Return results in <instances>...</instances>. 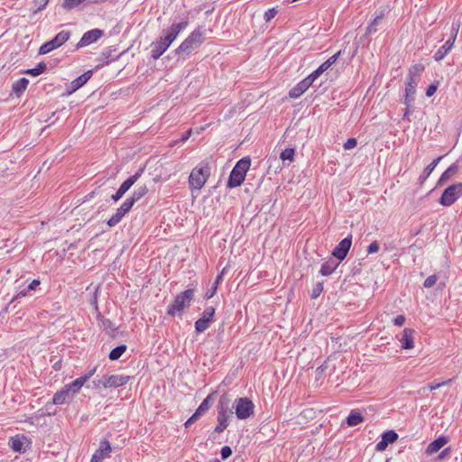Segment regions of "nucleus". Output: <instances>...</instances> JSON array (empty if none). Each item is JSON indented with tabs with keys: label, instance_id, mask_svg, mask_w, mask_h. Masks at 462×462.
<instances>
[{
	"label": "nucleus",
	"instance_id": "27",
	"mask_svg": "<svg viewBox=\"0 0 462 462\" xmlns=\"http://www.w3.org/2000/svg\"><path fill=\"white\" fill-rule=\"evenodd\" d=\"M363 420L364 417L357 410H352L346 418V423L351 427L360 424Z\"/></svg>",
	"mask_w": 462,
	"mask_h": 462
},
{
	"label": "nucleus",
	"instance_id": "4",
	"mask_svg": "<svg viewBox=\"0 0 462 462\" xmlns=\"http://www.w3.org/2000/svg\"><path fill=\"white\" fill-rule=\"evenodd\" d=\"M204 41V35L201 29L199 27L195 29L182 42L181 44L174 51L175 54L178 56L181 55H189L194 50L198 49Z\"/></svg>",
	"mask_w": 462,
	"mask_h": 462
},
{
	"label": "nucleus",
	"instance_id": "1",
	"mask_svg": "<svg viewBox=\"0 0 462 462\" xmlns=\"http://www.w3.org/2000/svg\"><path fill=\"white\" fill-rule=\"evenodd\" d=\"M189 24L188 19L180 23H173L171 27L165 31L166 34L160 37L159 40L151 44V57L156 60H158L175 41L180 32L185 30Z\"/></svg>",
	"mask_w": 462,
	"mask_h": 462
},
{
	"label": "nucleus",
	"instance_id": "40",
	"mask_svg": "<svg viewBox=\"0 0 462 462\" xmlns=\"http://www.w3.org/2000/svg\"><path fill=\"white\" fill-rule=\"evenodd\" d=\"M134 203L135 202L134 201V199L130 197L126 199L119 208L122 209V211H125L127 214L131 210Z\"/></svg>",
	"mask_w": 462,
	"mask_h": 462
},
{
	"label": "nucleus",
	"instance_id": "36",
	"mask_svg": "<svg viewBox=\"0 0 462 462\" xmlns=\"http://www.w3.org/2000/svg\"><path fill=\"white\" fill-rule=\"evenodd\" d=\"M45 69L46 64L43 62H40L35 68L27 69L25 73L36 77L42 74Z\"/></svg>",
	"mask_w": 462,
	"mask_h": 462
},
{
	"label": "nucleus",
	"instance_id": "32",
	"mask_svg": "<svg viewBox=\"0 0 462 462\" xmlns=\"http://www.w3.org/2000/svg\"><path fill=\"white\" fill-rule=\"evenodd\" d=\"M383 17V14L381 13L380 14L376 15L373 21L370 23V24L367 26L366 33L371 34L377 32V26L382 23Z\"/></svg>",
	"mask_w": 462,
	"mask_h": 462
},
{
	"label": "nucleus",
	"instance_id": "2",
	"mask_svg": "<svg viewBox=\"0 0 462 462\" xmlns=\"http://www.w3.org/2000/svg\"><path fill=\"white\" fill-rule=\"evenodd\" d=\"M423 69L424 68L421 64H417L412 68V69L410 70L408 74L405 87V98L403 101V103L408 106H412L416 93V87L419 83L420 73L422 72Z\"/></svg>",
	"mask_w": 462,
	"mask_h": 462
},
{
	"label": "nucleus",
	"instance_id": "39",
	"mask_svg": "<svg viewBox=\"0 0 462 462\" xmlns=\"http://www.w3.org/2000/svg\"><path fill=\"white\" fill-rule=\"evenodd\" d=\"M322 291H323V282H319L313 286V288L311 290V294H310L311 299H317L318 297H319V295L321 294Z\"/></svg>",
	"mask_w": 462,
	"mask_h": 462
},
{
	"label": "nucleus",
	"instance_id": "61",
	"mask_svg": "<svg viewBox=\"0 0 462 462\" xmlns=\"http://www.w3.org/2000/svg\"><path fill=\"white\" fill-rule=\"evenodd\" d=\"M103 381H104V376H103L101 379H94V380L92 381V383H93L94 386H95L96 388H97V387H99L100 385H102V386H103Z\"/></svg>",
	"mask_w": 462,
	"mask_h": 462
},
{
	"label": "nucleus",
	"instance_id": "29",
	"mask_svg": "<svg viewBox=\"0 0 462 462\" xmlns=\"http://www.w3.org/2000/svg\"><path fill=\"white\" fill-rule=\"evenodd\" d=\"M337 266L338 263H335L333 260H328L322 263L319 273L323 276H328L333 273Z\"/></svg>",
	"mask_w": 462,
	"mask_h": 462
},
{
	"label": "nucleus",
	"instance_id": "33",
	"mask_svg": "<svg viewBox=\"0 0 462 462\" xmlns=\"http://www.w3.org/2000/svg\"><path fill=\"white\" fill-rule=\"evenodd\" d=\"M126 346L125 345H120L114 349L111 350V352L108 355L109 359L111 360H118L123 354L126 351Z\"/></svg>",
	"mask_w": 462,
	"mask_h": 462
},
{
	"label": "nucleus",
	"instance_id": "34",
	"mask_svg": "<svg viewBox=\"0 0 462 462\" xmlns=\"http://www.w3.org/2000/svg\"><path fill=\"white\" fill-rule=\"evenodd\" d=\"M148 192V189L145 185L138 187L131 196L134 202L140 200L146 193Z\"/></svg>",
	"mask_w": 462,
	"mask_h": 462
},
{
	"label": "nucleus",
	"instance_id": "5",
	"mask_svg": "<svg viewBox=\"0 0 462 462\" xmlns=\"http://www.w3.org/2000/svg\"><path fill=\"white\" fill-rule=\"evenodd\" d=\"M194 297V290L188 289L178 294L171 305L167 309V314L170 316H181L185 309L189 308Z\"/></svg>",
	"mask_w": 462,
	"mask_h": 462
},
{
	"label": "nucleus",
	"instance_id": "44",
	"mask_svg": "<svg viewBox=\"0 0 462 462\" xmlns=\"http://www.w3.org/2000/svg\"><path fill=\"white\" fill-rule=\"evenodd\" d=\"M322 73L317 69L312 73H310L306 79L307 81H309L310 85L311 86L313 82L320 77Z\"/></svg>",
	"mask_w": 462,
	"mask_h": 462
},
{
	"label": "nucleus",
	"instance_id": "47",
	"mask_svg": "<svg viewBox=\"0 0 462 462\" xmlns=\"http://www.w3.org/2000/svg\"><path fill=\"white\" fill-rule=\"evenodd\" d=\"M357 141L356 138H348L344 143L343 147L345 150H350L356 146Z\"/></svg>",
	"mask_w": 462,
	"mask_h": 462
},
{
	"label": "nucleus",
	"instance_id": "63",
	"mask_svg": "<svg viewBox=\"0 0 462 462\" xmlns=\"http://www.w3.org/2000/svg\"><path fill=\"white\" fill-rule=\"evenodd\" d=\"M410 114H411V106H406V108H405L404 113H403L402 119L403 120L408 119Z\"/></svg>",
	"mask_w": 462,
	"mask_h": 462
},
{
	"label": "nucleus",
	"instance_id": "26",
	"mask_svg": "<svg viewBox=\"0 0 462 462\" xmlns=\"http://www.w3.org/2000/svg\"><path fill=\"white\" fill-rule=\"evenodd\" d=\"M86 383V377H78L73 382H71L69 384H66L65 387L69 390V392L74 396L81 389V387Z\"/></svg>",
	"mask_w": 462,
	"mask_h": 462
},
{
	"label": "nucleus",
	"instance_id": "17",
	"mask_svg": "<svg viewBox=\"0 0 462 462\" xmlns=\"http://www.w3.org/2000/svg\"><path fill=\"white\" fill-rule=\"evenodd\" d=\"M233 404H231V400L227 394H222L218 400L217 403V413L233 415Z\"/></svg>",
	"mask_w": 462,
	"mask_h": 462
},
{
	"label": "nucleus",
	"instance_id": "50",
	"mask_svg": "<svg viewBox=\"0 0 462 462\" xmlns=\"http://www.w3.org/2000/svg\"><path fill=\"white\" fill-rule=\"evenodd\" d=\"M406 319L403 315H398L394 319H393V324L395 326H398V327H402L404 322H405Z\"/></svg>",
	"mask_w": 462,
	"mask_h": 462
},
{
	"label": "nucleus",
	"instance_id": "31",
	"mask_svg": "<svg viewBox=\"0 0 462 462\" xmlns=\"http://www.w3.org/2000/svg\"><path fill=\"white\" fill-rule=\"evenodd\" d=\"M126 215L125 211H122L120 208L116 209V212L106 221L109 227L116 226Z\"/></svg>",
	"mask_w": 462,
	"mask_h": 462
},
{
	"label": "nucleus",
	"instance_id": "45",
	"mask_svg": "<svg viewBox=\"0 0 462 462\" xmlns=\"http://www.w3.org/2000/svg\"><path fill=\"white\" fill-rule=\"evenodd\" d=\"M221 458L227 459L232 455V449L229 446H224L220 451Z\"/></svg>",
	"mask_w": 462,
	"mask_h": 462
},
{
	"label": "nucleus",
	"instance_id": "12",
	"mask_svg": "<svg viewBox=\"0 0 462 462\" xmlns=\"http://www.w3.org/2000/svg\"><path fill=\"white\" fill-rule=\"evenodd\" d=\"M113 448L107 439H103L99 443V448L92 455L90 462H103L106 457H110Z\"/></svg>",
	"mask_w": 462,
	"mask_h": 462
},
{
	"label": "nucleus",
	"instance_id": "48",
	"mask_svg": "<svg viewBox=\"0 0 462 462\" xmlns=\"http://www.w3.org/2000/svg\"><path fill=\"white\" fill-rule=\"evenodd\" d=\"M277 14V10L275 8L268 9L264 14V19L266 22L271 21Z\"/></svg>",
	"mask_w": 462,
	"mask_h": 462
},
{
	"label": "nucleus",
	"instance_id": "38",
	"mask_svg": "<svg viewBox=\"0 0 462 462\" xmlns=\"http://www.w3.org/2000/svg\"><path fill=\"white\" fill-rule=\"evenodd\" d=\"M295 151L292 148H287L281 152L280 158L282 161H293Z\"/></svg>",
	"mask_w": 462,
	"mask_h": 462
},
{
	"label": "nucleus",
	"instance_id": "25",
	"mask_svg": "<svg viewBox=\"0 0 462 462\" xmlns=\"http://www.w3.org/2000/svg\"><path fill=\"white\" fill-rule=\"evenodd\" d=\"M458 171V166L457 163L451 164L440 176L438 181V185H444L453 175H455Z\"/></svg>",
	"mask_w": 462,
	"mask_h": 462
},
{
	"label": "nucleus",
	"instance_id": "35",
	"mask_svg": "<svg viewBox=\"0 0 462 462\" xmlns=\"http://www.w3.org/2000/svg\"><path fill=\"white\" fill-rule=\"evenodd\" d=\"M209 398L210 396H208L206 399L203 400V402L200 403L199 408L196 410V414L200 417L205 412H207L209 409Z\"/></svg>",
	"mask_w": 462,
	"mask_h": 462
},
{
	"label": "nucleus",
	"instance_id": "59",
	"mask_svg": "<svg viewBox=\"0 0 462 462\" xmlns=\"http://www.w3.org/2000/svg\"><path fill=\"white\" fill-rule=\"evenodd\" d=\"M97 370V367H94L92 368L91 370H89L85 375H83L82 377H86V382L93 376V374H95Z\"/></svg>",
	"mask_w": 462,
	"mask_h": 462
},
{
	"label": "nucleus",
	"instance_id": "62",
	"mask_svg": "<svg viewBox=\"0 0 462 462\" xmlns=\"http://www.w3.org/2000/svg\"><path fill=\"white\" fill-rule=\"evenodd\" d=\"M428 388L430 390V391H434V390H437L439 388H440V384H439L438 383H431L428 385Z\"/></svg>",
	"mask_w": 462,
	"mask_h": 462
},
{
	"label": "nucleus",
	"instance_id": "3",
	"mask_svg": "<svg viewBox=\"0 0 462 462\" xmlns=\"http://www.w3.org/2000/svg\"><path fill=\"white\" fill-rule=\"evenodd\" d=\"M250 165L251 160L249 157L240 159L230 172L227 187L230 189L239 187L244 182Z\"/></svg>",
	"mask_w": 462,
	"mask_h": 462
},
{
	"label": "nucleus",
	"instance_id": "8",
	"mask_svg": "<svg viewBox=\"0 0 462 462\" xmlns=\"http://www.w3.org/2000/svg\"><path fill=\"white\" fill-rule=\"evenodd\" d=\"M70 37V32L69 31H61L56 34V36L44 42L39 49V54H47L51 51L60 47L64 44Z\"/></svg>",
	"mask_w": 462,
	"mask_h": 462
},
{
	"label": "nucleus",
	"instance_id": "37",
	"mask_svg": "<svg viewBox=\"0 0 462 462\" xmlns=\"http://www.w3.org/2000/svg\"><path fill=\"white\" fill-rule=\"evenodd\" d=\"M209 323L208 320L202 319L201 318L199 319L195 322V329L198 333H202L205 330H207L209 327Z\"/></svg>",
	"mask_w": 462,
	"mask_h": 462
},
{
	"label": "nucleus",
	"instance_id": "15",
	"mask_svg": "<svg viewBox=\"0 0 462 462\" xmlns=\"http://www.w3.org/2000/svg\"><path fill=\"white\" fill-rule=\"evenodd\" d=\"M11 448L19 453H24L31 445V441L23 435H16L10 439Z\"/></svg>",
	"mask_w": 462,
	"mask_h": 462
},
{
	"label": "nucleus",
	"instance_id": "54",
	"mask_svg": "<svg viewBox=\"0 0 462 462\" xmlns=\"http://www.w3.org/2000/svg\"><path fill=\"white\" fill-rule=\"evenodd\" d=\"M217 285H213L205 294L206 299H211L217 292Z\"/></svg>",
	"mask_w": 462,
	"mask_h": 462
},
{
	"label": "nucleus",
	"instance_id": "60",
	"mask_svg": "<svg viewBox=\"0 0 462 462\" xmlns=\"http://www.w3.org/2000/svg\"><path fill=\"white\" fill-rule=\"evenodd\" d=\"M191 134V129L188 130L180 138V142L184 143L186 142Z\"/></svg>",
	"mask_w": 462,
	"mask_h": 462
},
{
	"label": "nucleus",
	"instance_id": "52",
	"mask_svg": "<svg viewBox=\"0 0 462 462\" xmlns=\"http://www.w3.org/2000/svg\"><path fill=\"white\" fill-rule=\"evenodd\" d=\"M342 51H338L337 53H335L333 56H331L330 58H328L326 61L327 63H328L330 66H332L336 61L339 58V56L341 55Z\"/></svg>",
	"mask_w": 462,
	"mask_h": 462
},
{
	"label": "nucleus",
	"instance_id": "24",
	"mask_svg": "<svg viewBox=\"0 0 462 462\" xmlns=\"http://www.w3.org/2000/svg\"><path fill=\"white\" fill-rule=\"evenodd\" d=\"M143 172V169L138 170L134 175L127 178L119 187L125 193H126L129 189L138 180L141 175Z\"/></svg>",
	"mask_w": 462,
	"mask_h": 462
},
{
	"label": "nucleus",
	"instance_id": "21",
	"mask_svg": "<svg viewBox=\"0 0 462 462\" xmlns=\"http://www.w3.org/2000/svg\"><path fill=\"white\" fill-rule=\"evenodd\" d=\"M310 87V85L309 81H307L306 79H304L289 91V97L291 98H298L302 94H304L309 89Z\"/></svg>",
	"mask_w": 462,
	"mask_h": 462
},
{
	"label": "nucleus",
	"instance_id": "6",
	"mask_svg": "<svg viewBox=\"0 0 462 462\" xmlns=\"http://www.w3.org/2000/svg\"><path fill=\"white\" fill-rule=\"evenodd\" d=\"M233 408L238 420H246L254 414V404L247 397L236 398Z\"/></svg>",
	"mask_w": 462,
	"mask_h": 462
},
{
	"label": "nucleus",
	"instance_id": "46",
	"mask_svg": "<svg viewBox=\"0 0 462 462\" xmlns=\"http://www.w3.org/2000/svg\"><path fill=\"white\" fill-rule=\"evenodd\" d=\"M49 0H33L34 6L36 7L35 12L42 11L47 5Z\"/></svg>",
	"mask_w": 462,
	"mask_h": 462
},
{
	"label": "nucleus",
	"instance_id": "41",
	"mask_svg": "<svg viewBox=\"0 0 462 462\" xmlns=\"http://www.w3.org/2000/svg\"><path fill=\"white\" fill-rule=\"evenodd\" d=\"M215 315V308L213 307H208L205 309V310L202 313L201 319L208 320V322L211 321L212 318Z\"/></svg>",
	"mask_w": 462,
	"mask_h": 462
},
{
	"label": "nucleus",
	"instance_id": "49",
	"mask_svg": "<svg viewBox=\"0 0 462 462\" xmlns=\"http://www.w3.org/2000/svg\"><path fill=\"white\" fill-rule=\"evenodd\" d=\"M379 251V244L377 241L372 242L367 247V253L369 254H375Z\"/></svg>",
	"mask_w": 462,
	"mask_h": 462
},
{
	"label": "nucleus",
	"instance_id": "23",
	"mask_svg": "<svg viewBox=\"0 0 462 462\" xmlns=\"http://www.w3.org/2000/svg\"><path fill=\"white\" fill-rule=\"evenodd\" d=\"M92 76V70H88L71 81V89L76 91L84 86Z\"/></svg>",
	"mask_w": 462,
	"mask_h": 462
},
{
	"label": "nucleus",
	"instance_id": "22",
	"mask_svg": "<svg viewBox=\"0 0 462 462\" xmlns=\"http://www.w3.org/2000/svg\"><path fill=\"white\" fill-rule=\"evenodd\" d=\"M29 84V80L26 78H21L18 80L14 81L12 85V93L16 97H21L22 94L25 91Z\"/></svg>",
	"mask_w": 462,
	"mask_h": 462
},
{
	"label": "nucleus",
	"instance_id": "57",
	"mask_svg": "<svg viewBox=\"0 0 462 462\" xmlns=\"http://www.w3.org/2000/svg\"><path fill=\"white\" fill-rule=\"evenodd\" d=\"M39 285H40V281L34 279L30 282L27 289L30 291H34Z\"/></svg>",
	"mask_w": 462,
	"mask_h": 462
},
{
	"label": "nucleus",
	"instance_id": "11",
	"mask_svg": "<svg viewBox=\"0 0 462 462\" xmlns=\"http://www.w3.org/2000/svg\"><path fill=\"white\" fill-rule=\"evenodd\" d=\"M104 35V32L100 29H92L86 32L79 42L76 45V50L88 46L91 43L96 42Z\"/></svg>",
	"mask_w": 462,
	"mask_h": 462
},
{
	"label": "nucleus",
	"instance_id": "9",
	"mask_svg": "<svg viewBox=\"0 0 462 462\" xmlns=\"http://www.w3.org/2000/svg\"><path fill=\"white\" fill-rule=\"evenodd\" d=\"M462 193V183H456L448 187L442 193L439 203L442 206L449 207L455 203Z\"/></svg>",
	"mask_w": 462,
	"mask_h": 462
},
{
	"label": "nucleus",
	"instance_id": "42",
	"mask_svg": "<svg viewBox=\"0 0 462 462\" xmlns=\"http://www.w3.org/2000/svg\"><path fill=\"white\" fill-rule=\"evenodd\" d=\"M99 320H100V323H101V326L105 328V329H110L112 331H114L116 328L114 327V324L113 322L108 319H106L104 317H100L99 318Z\"/></svg>",
	"mask_w": 462,
	"mask_h": 462
},
{
	"label": "nucleus",
	"instance_id": "14",
	"mask_svg": "<svg viewBox=\"0 0 462 462\" xmlns=\"http://www.w3.org/2000/svg\"><path fill=\"white\" fill-rule=\"evenodd\" d=\"M352 245V236H348L347 237L342 239L339 244L334 248L332 252V255L339 261H343L351 247Z\"/></svg>",
	"mask_w": 462,
	"mask_h": 462
},
{
	"label": "nucleus",
	"instance_id": "18",
	"mask_svg": "<svg viewBox=\"0 0 462 462\" xmlns=\"http://www.w3.org/2000/svg\"><path fill=\"white\" fill-rule=\"evenodd\" d=\"M449 441L448 437L439 436L438 439L430 442L427 448L426 454L431 456L440 450Z\"/></svg>",
	"mask_w": 462,
	"mask_h": 462
},
{
	"label": "nucleus",
	"instance_id": "7",
	"mask_svg": "<svg viewBox=\"0 0 462 462\" xmlns=\"http://www.w3.org/2000/svg\"><path fill=\"white\" fill-rule=\"evenodd\" d=\"M209 176L208 168H194L189 177V184L191 189L199 190L205 185Z\"/></svg>",
	"mask_w": 462,
	"mask_h": 462
},
{
	"label": "nucleus",
	"instance_id": "28",
	"mask_svg": "<svg viewBox=\"0 0 462 462\" xmlns=\"http://www.w3.org/2000/svg\"><path fill=\"white\" fill-rule=\"evenodd\" d=\"M441 159H442V156L438 157L423 170V172L421 173V175L419 178V180L420 183H423L429 178V176L431 174V172L437 167L438 163L440 162Z\"/></svg>",
	"mask_w": 462,
	"mask_h": 462
},
{
	"label": "nucleus",
	"instance_id": "64",
	"mask_svg": "<svg viewBox=\"0 0 462 462\" xmlns=\"http://www.w3.org/2000/svg\"><path fill=\"white\" fill-rule=\"evenodd\" d=\"M452 382H453V379H448V380H446V381H443V382L438 383L440 384V387H442V386L450 384Z\"/></svg>",
	"mask_w": 462,
	"mask_h": 462
},
{
	"label": "nucleus",
	"instance_id": "10",
	"mask_svg": "<svg viewBox=\"0 0 462 462\" xmlns=\"http://www.w3.org/2000/svg\"><path fill=\"white\" fill-rule=\"evenodd\" d=\"M458 30H459V23H453L452 26H451V35H450L449 39L441 47H439L438 49V51L435 52V54H434L435 60H437V61L442 60L447 56V54L450 51V50L452 49V47L455 43V41L457 39Z\"/></svg>",
	"mask_w": 462,
	"mask_h": 462
},
{
	"label": "nucleus",
	"instance_id": "58",
	"mask_svg": "<svg viewBox=\"0 0 462 462\" xmlns=\"http://www.w3.org/2000/svg\"><path fill=\"white\" fill-rule=\"evenodd\" d=\"M330 67H331V66H330L328 63H327V61H325V62H323V63H322V64L318 68V69H319L321 73H323V72H325L327 69H328Z\"/></svg>",
	"mask_w": 462,
	"mask_h": 462
},
{
	"label": "nucleus",
	"instance_id": "13",
	"mask_svg": "<svg viewBox=\"0 0 462 462\" xmlns=\"http://www.w3.org/2000/svg\"><path fill=\"white\" fill-rule=\"evenodd\" d=\"M130 380V376L121 374L104 375V388H117L126 384Z\"/></svg>",
	"mask_w": 462,
	"mask_h": 462
},
{
	"label": "nucleus",
	"instance_id": "16",
	"mask_svg": "<svg viewBox=\"0 0 462 462\" xmlns=\"http://www.w3.org/2000/svg\"><path fill=\"white\" fill-rule=\"evenodd\" d=\"M397 439H398V434L394 430H386L382 434V439L376 444L375 449L377 451H383L386 449V448L388 447L389 444L395 442Z\"/></svg>",
	"mask_w": 462,
	"mask_h": 462
},
{
	"label": "nucleus",
	"instance_id": "20",
	"mask_svg": "<svg viewBox=\"0 0 462 462\" xmlns=\"http://www.w3.org/2000/svg\"><path fill=\"white\" fill-rule=\"evenodd\" d=\"M414 330L409 328L403 329L402 336L400 339L403 349H411L414 347L413 342Z\"/></svg>",
	"mask_w": 462,
	"mask_h": 462
},
{
	"label": "nucleus",
	"instance_id": "56",
	"mask_svg": "<svg viewBox=\"0 0 462 462\" xmlns=\"http://www.w3.org/2000/svg\"><path fill=\"white\" fill-rule=\"evenodd\" d=\"M450 448H444L439 454V457L438 458L439 459H444L445 457H447L449 454H450Z\"/></svg>",
	"mask_w": 462,
	"mask_h": 462
},
{
	"label": "nucleus",
	"instance_id": "19",
	"mask_svg": "<svg viewBox=\"0 0 462 462\" xmlns=\"http://www.w3.org/2000/svg\"><path fill=\"white\" fill-rule=\"evenodd\" d=\"M74 396L69 392V390L64 386L60 391H58L54 393L52 398V403L55 405H61L68 402Z\"/></svg>",
	"mask_w": 462,
	"mask_h": 462
},
{
	"label": "nucleus",
	"instance_id": "30",
	"mask_svg": "<svg viewBox=\"0 0 462 462\" xmlns=\"http://www.w3.org/2000/svg\"><path fill=\"white\" fill-rule=\"evenodd\" d=\"M231 415L217 413V425L215 427V432L221 433L228 427V420Z\"/></svg>",
	"mask_w": 462,
	"mask_h": 462
},
{
	"label": "nucleus",
	"instance_id": "43",
	"mask_svg": "<svg viewBox=\"0 0 462 462\" xmlns=\"http://www.w3.org/2000/svg\"><path fill=\"white\" fill-rule=\"evenodd\" d=\"M437 280H438V278H437L436 275H430L424 281L423 286L425 288H431V287H433L436 284Z\"/></svg>",
	"mask_w": 462,
	"mask_h": 462
},
{
	"label": "nucleus",
	"instance_id": "55",
	"mask_svg": "<svg viewBox=\"0 0 462 462\" xmlns=\"http://www.w3.org/2000/svg\"><path fill=\"white\" fill-rule=\"evenodd\" d=\"M199 417L194 412L189 419L185 422V427H189L194 421H196Z\"/></svg>",
	"mask_w": 462,
	"mask_h": 462
},
{
	"label": "nucleus",
	"instance_id": "53",
	"mask_svg": "<svg viewBox=\"0 0 462 462\" xmlns=\"http://www.w3.org/2000/svg\"><path fill=\"white\" fill-rule=\"evenodd\" d=\"M125 194V193L122 189H118L116 190V192L115 194H113V195H112L111 199H112L114 201H118L119 199H122V197H123Z\"/></svg>",
	"mask_w": 462,
	"mask_h": 462
},
{
	"label": "nucleus",
	"instance_id": "51",
	"mask_svg": "<svg viewBox=\"0 0 462 462\" xmlns=\"http://www.w3.org/2000/svg\"><path fill=\"white\" fill-rule=\"evenodd\" d=\"M437 88H438V86L436 84L430 85L426 90V96L427 97L433 96L435 94V92L437 91Z\"/></svg>",
	"mask_w": 462,
	"mask_h": 462
}]
</instances>
